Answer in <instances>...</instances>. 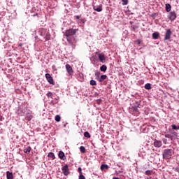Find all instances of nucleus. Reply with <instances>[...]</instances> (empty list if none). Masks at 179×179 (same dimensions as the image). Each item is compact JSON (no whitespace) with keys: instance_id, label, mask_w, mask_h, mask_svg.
Wrapping results in <instances>:
<instances>
[{"instance_id":"nucleus-1","label":"nucleus","mask_w":179,"mask_h":179,"mask_svg":"<svg viewBox=\"0 0 179 179\" xmlns=\"http://www.w3.org/2000/svg\"><path fill=\"white\" fill-rule=\"evenodd\" d=\"M78 30L79 29L73 28L66 30L64 36L66 37V40L69 44H73V42H72L73 37H72V36H75V34H76V31H78Z\"/></svg>"},{"instance_id":"nucleus-2","label":"nucleus","mask_w":179,"mask_h":179,"mask_svg":"<svg viewBox=\"0 0 179 179\" xmlns=\"http://www.w3.org/2000/svg\"><path fill=\"white\" fill-rule=\"evenodd\" d=\"M173 153L174 152L172 149H165L162 153V157L165 159V160H169L171 159V156H173Z\"/></svg>"},{"instance_id":"nucleus-3","label":"nucleus","mask_w":179,"mask_h":179,"mask_svg":"<svg viewBox=\"0 0 179 179\" xmlns=\"http://www.w3.org/2000/svg\"><path fill=\"white\" fill-rule=\"evenodd\" d=\"M168 19L171 20V22H173L175 19H177V14L176 13V11H171L169 13V15H168Z\"/></svg>"},{"instance_id":"nucleus-4","label":"nucleus","mask_w":179,"mask_h":179,"mask_svg":"<svg viewBox=\"0 0 179 179\" xmlns=\"http://www.w3.org/2000/svg\"><path fill=\"white\" fill-rule=\"evenodd\" d=\"M45 78L48 83H50V85H55V83H54V79L50 73L45 74Z\"/></svg>"},{"instance_id":"nucleus-5","label":"nucleus","mask_w":179,"mask_h":179,"mask_svg":"<svg viewBox=\"0 0 179 179\" xmlns=\"http://www.w3.org/2000/svg\"><path fill=\"white\" fill-rule=\"evenodd\" d=\"M65 66L67 73H69L70 76H72V75H73V69H72V66H71L69 64H66Z\"/></svg>"},{"instance_id":"nucleus-6","label":"nucleus","mask_w":179,"mask_h":179,"mask_svg":"<svg viewBox=\"0 0 179 179\" xmlns=\"http://www.w3.org/2000/svg\"><path fill=\"white\" fill-rule=\"evenodd\" d=\"M62 171L64 176H69V168L68 166V164H66L64 166L62 169Z\"/></svg>"},{"instance_id":"nucleus-7","label":"nucleus","mask_w":179,"mask_h":179,"mask_svg":"<svg viewBox=\"0 0 179 179\" xmlns=\"http://www.w3.org/2000/svg\"><path fill=\"white\" fill-rule=\"evenodd\" d=\"M170 38H171V30L167 29L164 40L166 41L167 40H170Z\"/></svg>"},{"instance_id":"nucleus-8","label":"nucleus","mask_w":179,"mask_h":179,"mask_svg":"<svg viewBox=\"0 0 179 179\" xmlns=\"http://www.w3.org/2000/svg\"><path fill=\"white\" fill-rule=\"evenodd\" d=\"M98 57H99L100 62H102L103 64H104V62H106V56L104 55V54H103V53L98 54Z\"/></svg>"},{"instance_id":"nucleus-9","label":"nucleus","mask_w":179,"mask_h":179,"mask_svg":"<svg viewBox=\"0 0 179 179\" xmlns=\"http://www.w3.org/2000/svg\"><path fill=\"white\" fill-rule=\"evenodd\" d=\"M163 143H162V141H159V140H155L154 141V146L155 148H162Z\"/></svg>"},{"instance_id":"nucleus-10","label":"nucleus","mask_w":179,"mask_h":179,"mask_svg":"<svg viewBox=\"0 0 179 179\" xmlns=\"http://www.w3.org/2000/svg\"><path fill=\"white\" fill-rule=\"evenodd\" d=\"M93 9L96 10V12H101L103 7L101 6H93Z\"/></svg>"},{"instance_id":"nucleus-11","label":"nucleus","mask_w":179,"mask_h":179,"mask_svg":"<svg viewBox=\"0 0 179 179\" xmlns=\"http://www.w3.org/2000/svg\"><path fill=\"white\" fill-rule=\"evenodd\" d=\"M59 158L61 159V160H65L66 157H65V153L62 151H59L58 154Z\"/></svg>"},{"instance_id":"nucleus-12","label":"nucleus","mask_w":179,"mask_h":179,"mask_svg":"<svg viewBox=\"0 0 179 179\" xmlns=\"http://www.w3.org/2000/svg\"><path fill=\"white\" fill-rule=\"evenodd\" d=\"M6 178L7 179H13V173L12 172H6Z\"/></svg>"},{"instance_id":"nucleus-13","label":"nucleus","mask_w":179,"mask_h":179,"mask_svg":"<svg viewBox=\"0 0 179 179\" xmlns=\"http://www.w3.org/2000/svg\"><path fill=\"white\" fill-rule=\"evenodd\" d=\"M45 41H48L50 40H51V34H50V32H47L45 36Z\"/></svg>"},{"instance_id":"nucleus-14","label":"nucleus","mask_w":179,"mask_h":179,"mask_svg":"<svg viewBox=\"0 0 179 179\" xmlns=\"http://www.w3.org/2000/svg\"><path fill=\"white\" fill-rule=\"evenodd\" d=\"M159 32H154L152 34V38H154V40H157V38H159Z\"/></svg>"},{"instance_id":"nucleus-15","label":"nucleus","mask_w":179,"mask_h":179,"mask_svg":"<svg viewBox=\"0 0 179 179\" xmlns=\"http://www.w3.org/2000/svg\"><path fill=\"white\" fill-rule=\"evenodd\" d=\"M165 9L166 12H170V10H171V5L166 3L165 6Z\"/></svg>"},{"instance_id":"nucleus-16","label":"nucleus","mask_w":179,"mask_h":179,"mask_svg":"<svg viewBox=\"0 0 179 179\" xmlns=\"http://www.w3.org/2000/svg\"><path fill=\"white\" fill-rule=\"evenodd\" d=\"M106 79H107V75H102L99 79V82H103V80H106Z\"/></svg>"},{"instance_id":"nucleus-17","label":"nucleus","mask_w":179,"mask_h":179,"mask_svg":"<svg viewBox=\"0 0 179 179\" xmlns=\"http://www.w3.org/2000/svg\"><path fill=\"white\" fill-rule=\"evenodd\" d=\"M31 147H30V146L26 147V148L24 149V153H30V151H31Z\"/></svg>"},{"instance_id":"nucleus-18","label":"nucleus","mask_w":179,"mask_h":179,"mask_svg":"<svg viewBox=\"0 0 179 179\" xmlns=\"http://www.w3.org/2000/svg\"><path fill=\"white\" fill-rule=\"evenodd\" d=\"M48 157H50L52 160H54L55 159V155H54V152H49Z\"/></svg>"},{"instance_id":"nucleus-19","label":"nucleus","mask_w":179,"mask_h":179,"mask_svg":"<svg viewBox=\"0 0 179 179\" xmlns=\"http://www.w3.org/2000/svg\"><path fill=\"white\" fill-rule=\"evenodd\" d=\"M144 87L146 90H150V89H152V85L150 83H147L145 85Z\"/></svg>"},{"instance_id":"nucleus-20","label":"nucleus","mask_w":179,"mask_h":179,"mask_svg":"<svg viewBox=\"0 0 179 179\" xmlns=\"http://www.w3.org/2000/svg\"><path fill=\"white\" fill-rule=\"evenodd\" d=\"M100 71H101V72H106V71H107V66L106 65H102L100 67Z\"/></svg>"},{"instance_id":"nucleus-21","label":"nucleus","mask_w":179,"mask_h":179,"mask_svg":"<svg viewBox=\"0 0 179 179\" xmlns=\"http://www.w3.org/2000/svg\"><path fill=\"white\" fill-rule=\"evenodd\" d=\"M55 120L56 122H59V121H61V116L59 115H57Z\"/></svg>"},{"instance_id":"nucleus-22","label":"nucleus","mask_w":179,"mask_h":179,"mask_svg":"<svg viewBox=\"0 0 179 179\" xmlns=\"http://www.w3.org/2000/svg\"><path fill=\"white\" fill-rule=\"evenodd\" d=\"M108 165L107 164H102L101 165V170H104L106 169V170H108Z\"/></svg>"},{"instance_id":"nucleus-23","label":"nucleus","mask_w":179,"mask_h":179,"mask_svg":"<svg viewBox=\"0 0 179 179\" xmlns=\"http://www.w3.org/2000/svg\"><path fill=\"white\" fill-rule=\"evenodd\" d=\"M80 152H81V153H86V148L84 146H80Z\"/></svg>"},{"instance_id":"nucleus-24","label":"nucleus","mask_w":179,"mask_h":179,"mask_svg":"<svg viewBox=\"0 0 179 179\" xmlns=\"http://www.w3.org/2000/svg\"><path fill=\"white\" fill-rule=\"evenodd\" d=\"M152 173H153V171H150V170L146 171L145 172V174L146 176H152Z\"/></svg>"},{"instance_id":"nucleus-25","label":"nucleus","mask_w":179,"mask_h":179,"mask_svg":"<svg viewBox=\"0 0 179 179\" xmlns=\"http://www.w3.org/2000/svg\"><path fill=\"white\" fill-rule=\"evenodd\" d=\"M171 128L172 129L177 131L178 129H179V126H176V124H172Z\"/></svg>"},{"instance_id":"nucleus-26","label":"nucleus","mask_w":179,"mask_h":179,"mask_svg":"<svg viewBox=\"0 0 179 179\" xmlns=\"http://www.w3.org/2000/svg\"><path fill=\"white\" fill-rule=\"evenodd\" d=\"M100 75H101L100 71H96L95 73L96 78L98 79V80H99V79H100Z\"/></svg>"},{"instance_id":"nucleus-27","label":"nucleus","mask_w":179,"mask_h":179,"mask_svg":"<svg viewBox=\"0 0 179 179\" xmlns=\"http://www.w3.org/2000/svg\"><path fill=\"white\" fill-rule=\"evenodd\" d=\"M91 86H96V80H91L90 82Z\"/></svg>"},{"instance_id":"nucleus-28","label":"nucleus","mask_w":179,"mask_h":179,"mask_svg":"<svg viewBox=\"0 0 179 179\" xmlns=\"http://www.w3.org/2000/svg\"><path fill=\"white\" fill-rule=\"evenodd\" d=\"M84 136H85V138H90V134L88 131H85V132L84 133Z\"/></svg>"},{"instance_id":"nucleus-29","label":"nucleus","mask_w":179,"mask_h":179,"mask_svg":"<svg viewBox=\"0 0 179 179\" xmlns=\"http://www.w3.org/2000/svg\"><path fill=\"white\" fill-rule=\"evenodd\" d=\"M46 96H48V97H51V98H52V92H48L47 93Z\"/></svg>"},{"instance_id":"nucleus-30","label":"nucleus","mask_w":179,"mask_h":179,"mask_svg":"<svg viewBox=\"0 0 179 179\" xmlns=\"http://www.w3.org/2000/svg\"><path fill=\"white\" fill-rule=\"evenodd\" d=\"M79 179H86V178L83 176V173H80Z\"/></svg>"},{"instance_id":"nucleus-31","label":"nucleus","mask_w":179,"mask_h":179,"mask_svg":"<svg viewBox=\"0 0 179 179\" xmlns=\"http://www.w3.org/2000/svg\"><path fill=\"white\" fill-rule=\"evenodd\" d=\"M122 5H128V0H122Z\"/></svg>"},{"instance_id":"nucleus-32","label":"nucleus","mask_w":179,"mask_h":179,"mask_svg":"<svg viewBox=\"0 0 179 179\" xmlns=\"http://www.w3.org/2000/svg\"><path fill=\"white\" fill-rule=\"evenodd\" d=\"M78 171L79 174H83V173L82 172V168H81V167H78Z\"/></svg>"},{"instance_id":"nucleus-33","label":"nucleus","mask_w":179,"mask_h":179,"mask_svg":"<svg viewBox=\"0 0 179 179\" xmlns=\"http://www.w3.org/2000/svg\"><path fill=\"white\" fill-rule=\"evenodd\" d=\"M79 21H80V23H83V24L85 23V19L81 18L79 20Z\"/></svg>"},{"instance_id":"nucleus-34","label":"nucleus","mask_w":179,"mask_h":179,"mask_svg":"<svg viewBox=\"0 0 179 179\" xmlns=\"http://www.w3.org/2000/svg\"><path fill=\"white\" fill-rule=\"evenodd\" d=\"M171 134H172V135H174V136H177V135H178L177 132H176V131H173Z\"/></svg>"},{"instance_id":"nucleus-35","label":"nucleus","mask_w":179,"mask_h":179,"mask_svg":"<svg viewBox=\"0 0 179 179\" xmlns=\"http://www.w3.org/2000/svg\"><path fill=\"white\" fill-rule=\"evenodd\" d=\"M170 136H171V135L169 134H165V138H170Z\"/></svg>"},{"instance_id":"nucleus-36","label":"nucleus","mask_w":179,"mask_h":179,"mask_svg":"<svg viewBox=\"0 0 179 179\" xmlns=\"http://www.w3.org/2000/svg\"><path fill=\"white\" fill-rule=\"evenodd\" d=\"M27 120L28 121H31V117H27Z\"/></svg>"},{"instance_id":"nucleus-37","label":"nucleus","mask_w":179,"mask_h":179,"mask_svg":"<svg viewBox=\"0 0 179 179\" xmlns=\"http://www.w3.org/2000/svg\"><path fill=\"white\" fill-rule=\"evenodd\" d=\"M96 102H97L98 104H100V103H101V99H98L96 101Z\"/></svg>"},{"instance_id":"nucleus-38","label":"nucleus","mask_w":179,"mask_h":179,"mask_svg":"<svg viewBox=\"0 0 179 179\" xmlns=\"http://www.w3.org/2000/svg\"><path fill=\"white\" fill-rule=\"evenodd\" d=\"M169 139H171V141H173V139H174V136L171 135L169 137Z\"/></svg>"},{"instance_id":"nucleus-39","label":"nucleus","mask_w":179,"mask_h":179,"mask_svg":"<svg viewBox=\"0 0 179 179\" xmlns=\"http://www.w3.org/2000/svg\"><path fill=\"white\" fill-rule=\"evenodd\" d=\"M75 17H76V19H80V15H76Z\"/></svg>"},{"instance_id":"nucleus-40","label":"nucleus","mask_w":179,"mask_h":179,"mask_svg":"<svg viewBox=\"0 0 179 179\" xmlns=\"http://www.w3.org/2000/svg\"><path fill=\"white\" fill-rule=\"evenodd\" d=\"M137 43H138V44H141V41L140 40H137Z\"/></svg>"},{"instance_id":"nucleus-41","label":"nucleus","mask_w":179,"mask_h":179,"mask_svg":"<svg viewBox=\"0 0 179 179\" xmlns=\"http://www.w3.org/2000/svg\"><path fill=\"white\" fill-rule=\"evenodd\" d=\"M22 45H23V43H20L19 44V47H22Z\"/></svg>"},{"instance_id":"nucleus-42","label":"nucleus","mask_w":179,"mask_h":179,"mask_svg":"<svg viewBox=\"0 0 179 179\" xmlns=\"http://www.w3.org/2000/svg\"><path fill=\"white\" fill-rule=\"evenodd\" d=\"M38 13H36L35 15H34V16H38Z\"/></svg>"},{"instance_id":"nucleus-43","label":"nucleus","mask_w":179,"mask_h":179,"mask_svg":"<svg viewBox=\"0 0 179 179\" xmlns=\"http://www.w3.org/2000/svg\"><path fill=\"white\" fill-rule=\"evenodd\" d=\"M164 143L166 145V140H164Z\"/></svg>"}]
</instances>
